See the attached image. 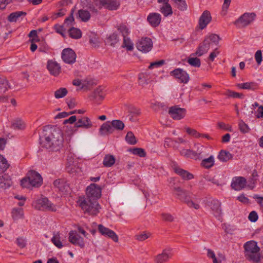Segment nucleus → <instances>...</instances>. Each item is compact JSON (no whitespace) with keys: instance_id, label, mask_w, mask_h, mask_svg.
<instances>
[{"instance_id":"nucleus-1","label":"nucleus","mask_w":263,"mask_h":263,"mask_svg":"<svg viewBox=\"0 0 263 263\" xmlns=\"http://www.w3.org/2000/svg\"><path fill=\"white\" fill-rule=\"evenodd\" d=\"M63 141L62 132L58 128L51 129L49 134H46L40 144L50 152H58L63 147Z\"/></svg>"},{"instance_id":"nucleus-2","label":"nucleus","mask_w":263,"mask_h":263,"mask_svg":"<svg viewBox=\"0 0 263 263\" xmlns=\"http://www.w3.org/2000/svg\"><path fill=\"white\" fill-rule=\"evenodd\" d=\"M77 203L85 214L92 216L97 215L101 208L98 201L83 196L79 197Z\"/></svg>"},{"instance_id":"nucleus-3","label":"nucleus","mask_w":263,"mask_h":263,"mask_svg":"<svg viewBox=\"0 0 263 263\" xmlns=\"http://www.w3.org/2000/svg\"><path fill=\"white\" fill-rule=\"evenodd\" d=\"M245 249V256L247 259L254 263L260 261V257L258 252L260 248L258 247L257 242L252 240L247 242L243 246Z\"/></svg>"},{"instance_id":"nucleus-4","label":"nucleus","mask_w":263,"mask_h":263,"mask_svg":"<svg viewBox=\"0 0 263 263\" xmlns=\"http://www.w3.org/2000/svg\"><path fill=\"white\" fill-rule=\"evenodd\" d=\"M42 183L43 179L41 175L35 171L29 172L27 176L21 181L22 187L26 188L38 187L42 184Z\"/></svg>"},{"instance_id":"nucleus-5","label":"nucleus","mask_w":263,"mask_h":263,"mask_svg":"<svg viewBox=\"0 0 263 263\" xmlns=\"http://www.w3.org/2000/svg\"><path fill=\"white\" fill-rule=\"evenodd\" d=\"M32 206L36 210L55 212L57 207L46 197L39 199L32 203Z\"/></svg>"},{"instance_id":"nucleus-6","label":"nucleus","mask_w":263,"mask_h":263,"mask_svg":"<svg viewBox=\"0 0 263 263\" xmlns=\"http://www.w3.org/2000/svg\"><path fill=\"white\" fill-rule=\"evenodd\" d=\"M255 17L256 14L254 12L245 13L234 22V24L239 28L245 27L252 23Z\"/></svg>"},{"instance_id":"nucleus-7","label":"nucleus","mask_w":263,"mask_h":263,"mask_svg":"<svg viewBox=\"0 0 263 263\" xmlns=\"http://www.w3.org/2000/svg\"><path fill=\"white\" fill-rule=\"evenodd\" d=\"M101 188L96 184L92 183L86 189V194L84 197H88L90 199H93L98 201V199L101 197Z\"/></svg>"},{"instance_id":"nucleus-8","label":"nucleus","mask_w":263,"mask_h":263,"mask_svg":"<svg viewBox=\"0 0 263 263\" xmlns=\"http://www.w3.org/2000/svg\"><path fill=\"white\" fill-rule=\"evenodd\" d=\"M152 40L149 37H142L138 40L136 44L137 49L143 52L147 53L153 48Z\"/></svg>"},{"instance_id":"nucleus-9","label":"nucleus","mask_w":263,"mask_h":263,"mask_svg":"<svg viewBox=\"0 0 263 263\" xmlns=\"http://www.w3.org/2000/svg\"><path fill=\"white\" fill-rule=\"evenodd\" d=\"M168 112L171 117L175 120H180L183 119L186 114L185 108H180L177 105L170 107Z\"/></svg>"},{"instance_id":"nucleus-10","label":"nucleus","mask_w":263,"mask_h":263,"mask_svg":"<svg viewBox=\"0 0 263 263\" xmlns=\"http://www.w3.org/2000/svg\"><path fill=\"white\" fill-rule=\"evenodd\" d=\"M170 74L173 76L177 81L181 83L186 84L189 80V74L182 69L176 68L171 71Z\"/></svg>"},{"instance_id":"nucleus-11","label":"nucleus","mask_w":263,"mask_h":263,"mask_svg":"<svg viewBox=\"0 0 263 263\" xmlns=\"http://www.w3.org/2000/svg\"><path fill=\"white\" fill-rule=\"evenodd\" d=\"M76 53L70 48H66L62 51V59L66 63L73 64L76 62Z\"/></svg>"},{"instance_id":"nucleus-12","label":"nucleus","mask_w":263,"mask_h":263,"mask_svg":"<svg viewBox=\"0 0 263 263\" xmlns=\"http://www.w3.org/2000/svg\"><path fill=\"white\" fill-rule=\"evenodd\" d=\"M173 191L175 196L184 203L190 198L189 192L179 186L174 187Z\"/></svg>"},{"instance_id":"nucleus-13","label":"nucleus","mask_w":263,"mask_h":263,"mask_svg":"<svg viewBox=\"0 0 263 263\" xmlns=\"http://www.w3.org/2000/svg\"><path fill=\"white\" fill-rule=\"evenodd\" d=\"M68 240L74 245L78 246L81 248L85 246L83 238L77 233L76 231H71L69 233Z\"/></svg>"},{"instance_id":"nucleus-14","label":"nucleus","mask_w":263,"mask_h":263,"mask_svg":"<svg viewBox=\"0 0 263 263\" xmlns=\"http://www.w3.org/2000/svg\"><path fill=\"white\" fill-rule=\"evenodd\" d=\"M98 231L102 235L111 238L115 242L118 241V236L112 230L105 227L102 224H99L98 226Z\"/></svg>"},{"instance_id":"nucleus-15","label":"nucleus","mask_w":263,"mask_h":263,"mask_svg":"<svg viewBox=\"0 0 263 263\" xmlns=\"http://www.w3.org/2000/svg\"><path fill=\"white\" fill-rule=\"evenodd\" d=\"M246 179L243 177H235L233 178L231 187L236 191H240L246 185Z\"/></svg>"},{"instance_id":"nucleus-16","label":"nucleus","mask_w":263,"mask_h":263,"mask_svg":"<svg viewBox=\"0 0 263 263\" xmlns=\"http://www.w3.org/2000/svg\"><path fill=\"white\" fill-rule=\"evenodd\" d=\"M212 20L210 11L205 10L202 13L199 20V27L200 29H204Z\"/></svg>"},{"instance_id":"nucleus-17","label":"nucleus","mask_w":263,"mask_h":263,"mask_svg":"<svg viewBox=\"0 0 263 263\" xmlns=\"http://www.w3.org/2000/svg\"><path fill=\"white\" fill-rule=\"evenodd\" d=\"M47 68L50 73L53 76L57 77L61 72V66L55 61L52 60L48 61Z\"/></svg>"},{"instance_id":"nucleus-18","label":"nucleus","mask_w":263,"mask_h":263,"mask_svg":"<svg viewBox=\"0 0 263 263\" xmlns=\"http://www.w3.org/2000/svg\"><path fill=\"white\" fill-rule=\"evenodd\" d=\"M147 20L154 27L158 26L161 22V16L158 13H151L147 16Z\"/></svg>"},{"instance_id":"nucleus-19","label":"nucleus","mask_w":263,"mask_h":263,"mask_svg":"<svg viewBox=\"0 0 263 263\" xmlns=\"http://www.w3.org/2000/svg\"><path fill=\"white\" fill-rule=\"evenodd\" d=\"M92 126L90 119L87 117H81L78 118L77 122L75 124V127L77 128H84L88 129L91 128Z\"/></svg>"},{"instance_id":"nucleus-20","label":"nucleus","mask_w":263,"mask_h":263,"mask_svg":"<svg viewBox=\"0 0 263 263\" xmlns=\"http://www.w3.org/2000/svg\"><path fill=\"white\" fill-rule=\"evenodd\" d=\"M211 43L209 39H204L202 43L200 44L196 52L194 54V55L200 57L204 53L208 52L210 47Z\"/></svg>"},{"instance_id":"nucleus-21","label":"nucleus","mask_w":263,"mask_h":263,"mask_svg":"<svg viewBox=\"0 0 263 263\" xmlns=\"http://www.w3.org/2000/svg\"><path fill=\"white\" fill-rule=\"evenodd\" d=\"M101 7H104L110 10H117L119 6V3L117 0H101Z\"/></svg>"},{"instance_id":"nucleus-22","label":"nucleus","mask_w":263,"mask_h":263,"mask_svg":"<svg viewBox=\"0 0 263 263\" xmlns=\"http://www.w3.org/2000/svg\"><path fill=\"white\" fill-rule=\"evenodd\" d=\"M175 172L185 180H189L194 178V175L188 171L183 170L178 166H174Z\"/></svg>"},{"instance_id":"nucleus-23","label":"nucleus","mask_w":263,"mask_h":263,"mask_svg":"<svg viewBox=\"0 0 263 263\" xmlns=\"http://www.w3.org/2000/svg\"><path fill=\"white\" fill-rule=\"evenodd\" d=\"M114 132L111 122L109 121L104 123L99 129V133L101 135H108Z\"/></svg>"},{"instance_id":"nucleus-24","label":"nucleus","mask_w":263,"mask_h":263,"mask_svg":"<svg viewBox=\"0 0 263 263\" xmlns=\"http://www.w3.org/2000/svg\"><path fill=\"white\" fill-rule=\"evenodd\" d=\"M12 184L10 177L6 174L4 176L0 175V188L7 189Z\"/></svg>"},{"instance_id":"nucleus-25","label":"nucleus","mask_w":263,"mask_h":263,"mask_svg":"<svg viewBox=\"0 0 263 263\" xmlns=\"http://www.w3.org/2000/svg\"><path fill=\"white\" fill-rule=\"evenodd\" d=\"M53 185L62 192H66L69 188V186L64 179H59L55 180L53 182Z\"/></svg>"},{"instance_id":"nucleus-26","label":"nucleus","mask_w":263,"mask_h":263,"mask_svg":"<svg viewBox=\"0 0 263 263\" xmlns=\"http://www.w3.org/2000/svg\"><path fill=\"white\" fill-rule=\"evenodd\" d=\"M128 117L131 122L136 121V117L139 116L141 114L140 109L135 107H130L129 108L128 110Z\"/></svg>"},{"instance_id":"nucleus-27","label":"nucleus","mask_w":263,"mask_h":263,"mask_svg":"<svg viewBox=\"0 0 263 263\" xmlns=\"http://www.w3.org/2000/svg\"><path fill=\"white\" fill-rule=\"evenodd\" d=\"M26 13L24 11H16L10 13L8 16V20L10 22H16L21 16H25Z\"/></svg>"},{"instance_id":"nucleus-28","label":"nucleus","mask_w":263,"mask_h":263,"mask_svg":"<svg viewBox=\"0 0 263 263\" xmlns=\"http://www.w3.org/2000/svg\"><path fill=\"white\" fill-rule=\"evenodd\" d=\"M233 155L226 150H221L218 155V159L222 162H227L233 158Z\"/></svg>"},{"instance_id":"nucleus-29","label":"nucleus","mask_w":263,"mask_h":263,"mask_svg":"<svg viewBox=\"0 0 263 263\" xmlns=\"http://www.w3.org/2000/svg\"><path fill=\"white\" fill-rule=\"evenodd\" d=\"M171 256V253L166 251H163L161 254L158 255L155 259L156 263H164Z\"/></svg>"},{"instance_id":"nucleus-30","label":"nucleus","mask_w":263,"mask_h":263,"mask_svg":"<svg viewBox=\"0 0 263 263\" xmlns=\"http://www.w3.org/2000/svg\"><path fill=\"white\" fill-rule=\"evenodd\" d=\"M160 11L165 17H167L173 14L172 8L170 4H163L160 8Z\"/></svg>"},{"instance_id":"nucleus-31","label":"nucleus","mask_w":263,"mask_h":263,"mask_svg":"<svg viewBox=\"0 0 263 263\" xmlns=\"http://www.w3.org/2000/svg\"><path fill=\"white\" fill-rule=\"evenodd\" d=\"M116 161V159L115 157L112 155H106L105 156L103 161V164L105 167H111L112 166Z\"/></svg>"},{"instance_id":"nucleus-32","label":"nucleus","mask_w":263,"mask_h":263,"mask_svg":"<svg viewBox=\"0 0 263 263\" xmlns=\"http://www.w3.org/2000/svg\"><path fill=\"white\" fill-rule=\"evenodd\" d=\"M119 41L118 34L114 32L106 38L105 42L106 44L114 47Z\"/></svg>"},{"instance_id":"nucleus-33","label":"nucleus","mask_w":263,"mask_h":263,"mask_svg":"<svg viewBox=\"0 0 263 263\" xmlns=\"http://www.w3.org/2000/svg\"><path fill=\"white\" fill-rule=\"evenodd\" d=\"M51 242L59 249L63 247L62 243L61 241L60 234L59 232H54L53 237L51 238Z\"/></svg>"},{"instance_id":"nucleus-34","label":"nucleus","mask_w":263,"mask_h":263,"mask_svg":"<svg viewBox=\"0 0 263 263\" xmlns=\"http://www.w3.org/2000/svg\"><path fill=\"white\" fill-rule=\"evenodd\" d=\"M69 36L74 39H79L82 36V32L80 29L71 27L68 30Z\"/></svg>"},{"instance_id":"nucleus-35","label":"nucleus","mask_w":263,"mask_h":263,"mask_svg":"<svg viewBox=\"0 0 263 263\" xmlns=\"http://www.w3.org/2000/svg\"><path fill=\"white\" fill-rule=\"evenodd\" d=\"M116 28L123 37L128 36L130 33L129 28L125 24H118L116 26Z\"/></svg>"},{"instance_id":"nucleus-36","label":"nucleus","mask_w":263,"mask_h":263,"mask_svg":"<svg viewBox=\"0 0 263 263\" xmlns=\"http://www.w3.org/2000/svg\"><path fill=\"white\" fill-rule=\"evenodd\" d=\"M237 86L241 89L255 90L257 88V85L254 82H246L240 83L237 85Z\"/></svg>"},{"instance_id":"nucleus-37","label":"nucleus","mask_w":263,"mask_h":263,"mask_svg":"<svg viewBox=\"0 0 263 263\" xmlns=\"http://www.w3.org/2000/svg\"><path fill=\"white\" fill-rule=\"evenodd\" d=\"M220 202L218 200L216 199H213L210 202V206L211 207V209L214 211L215 212L217 213V214H220L221 212L220 209Z\"/></svg>"},{"instance_id":"nucleus-38","label":"nucleus","mask_w":263,"mask_h":263,"mask_svg":"<svg viewBox=\"0 0 263 263\" xmlns=\"http://www.w3.org/2000/svg\"><path fill=\"white\" fill-rule=\"evenodd\" d=\"M23 215V210L22 208H14L12 211V217L14 220L22 218Z\"/></svg>"},{"instance_id":"nucleus-39","label":"nucleus","mask_w":263,"mask_h":263,"mask_svg":"<svg viewBox=\"0 0 263 263\" xmlns=\"http://www.w3.org/2000/svg\"><path fill=\"white\" fill-rule=\"evenodd\" d=\"M79 17L83 22H87L90 18V14L87 10L81 9L78 11Z\"/></svg>"},{"instance_id":"nucleus-40","label":"nucleus","mask_w":263,"mask_h":263,"mask_svg":"<svg viewBox=\"0 0 263 263\" xmlns=\"http://www.w3.org/2000/svg\"><path fill=\"white\" fill-rule=\"evenodd\" d=\"M214 164V158L211 156L208 158L203 159L201 162V165L206 168H209L213 166Z\"/></svg>"},{"instance_id":"nucleus-41","label":"nucleus","mask_w":263,"mask_h":263,"mask_svg":"<svg viewBox=\"0 0 263 263\" xmlns=\"http://www.w3.org/2000/svg\"><path fill=\"white\" fill-rule=\"evenodd\" d=\"M114 130H122L124 129L125 125L124 123L120 120H114L111 122Z\"/></svg>"},{"instance_id":"nucleus-42","label":"nucleus","mask_w":263,"mask_h":263,"mask_svg":"<svg viewBox=\"0 0 263 263\" xmlns=\"http://www.w3.org/2000/svg\"><path fill=\"white\" fill-rule=\"evenodd\" d=\"M9 166L7 160L0 155V172H4L9 168Z\"/></svg>"},{"instance_id":"nucleus-43","label":"nucleus","mask_w":263,"mask_h":263,"mask_svg":"<svg viewBox=\"0 0 263 263\" xmlns=\"http://www.w3.org/2000/svg\"><path fill=\"white\" fill-rule=\"evenodd\" d=\"M174 3L179 10L185 11L187 9V7L185 0H176Z\"/></svg>"},{"instance_id":"nucleus-44","label":"nucleus","mask_w":263,"mask_h":263,"mask_svg":"<svg viewBox=\"0 0 263 263\" xmlns=\"http://www.w3.org/2000/svg\"><path fill=\"white\" fill-rule=\"evenodd\" d=\"M122 47L126 48L127 50L128 51H132L133 49V44L130 39L128 37V36L123 37Z\"/></svg>"},{"instance_id":"nucleus-45","label":"nucleus","mask_w":263,"mask_h":263,"mask_svg":"<svg viewBox=\"0 0 263 263\" xmlns=\"http://www.w3.org/2000/svg\"><path fill=\"white\" fill-rule=\"evenodd\" d=\"M125 140L126 142L130 144L134 145L137 143L136 137H135L133 133L130 131L127 133L125 136Z\"/></svg>"},{"instance_id":"nucleus-46","label":"nucleus","mask_w":263,"mask_h":263,"mask_svg":"<svg viewBox=\"0 0 263 263\" xmlns=\"http://www.w3.org/2000/svg\"><path fill=\"white\" fill-rule=\"evenodd\" d=\"M147 76L144 73H140L138 77V84L139 85L144 86L148 83L149 80L147 79Z\"/></svg>"},{"instance_id":"nucleus-47","label":"nucleus","mask_w":263,"mask_h":263,"mask_svg":"<svg viewBox=\"0 0 263 263\" xmlns=\"http://www.w3.org/2000/svg\"><path fill=\"white\" fill-rule=\"evenodd\" d=\"M68 91L65 88H60L54 92V97L57 99H60L65 97Z\"/></svg>"},{"instance_id":"nucleus-48","label":"nucleus","mask_w":263,"mask_h":263,"mask_svg":"<svg viewBox=\"0 0 263 263\" xmlns=\"http://www.w3.org/2000/svg\"><path fill=\"white\" fill-rule=\"evenodd\" d=\"M180 154L186 158L195 159L194 151L189 149H182L180 151Z\"/></svg>"},{"instance_id":"nucleus-49","label":"nucleus","mask_w":263,"mask_h":263,"mask_svg":"<svg viewBox=\"0 0 263 263\" xmlns=\"http://www.w3.org/2000/svg\"><path fill=\"white\" fill-rule=\"evenodd\" d=\"M12 127L15 129H23L25 128V124L21 120H16L13 122Z\"/></svg>"},{"instance_id":"nucleus-50","label":"nucleus","mask_w":263,"mask_h":263,"mask_svg":"<svg viewBox=\"0 0 263 263\" xmlns=\"http://www.w3.org/2000/svg\"><path fill=\"white\" fill-rule=\"evenodd\" d=\"M187 62L191 66L195 67H199L201 65L200 60L197 58H190L187 60Z\"/></svg>"},{"instance_id":"nucleus-51","label":"nucleus","mask_w":263,"mask_h":263,"mask_svg":"<svg viewBox=\"0 0 263 263\" xmlns=\"http://www.w3.org/2000/svg\"><path fill=\"white\" fill-rule=\"evenodd\" d=\"M205 39H209V42H211L216 45H218L219 43V41L220 40V38L219 35L216 34H212L208 37H205Z\"/></svg>"},{"instance_id":"nucleus-52","label":"nucleus","mask_w":263,"mask_h":263,"mask_svg":"<svg viewBox=\"0 0 263 263\" xmlns=\"http://www.w3.org/2000/svg\"><path fill=\"white\" fill-rule=\"evenodd\" d=\"M10 88L8 80L4 77L0 78V89L8 90Z\"/></svg>"},{"instance_id":"nucleus-53","label":"nucleus","mask_w":263,"mask_h":263,"mask_svg":"<svg viewBox=\"0 0 263 263\" xmlns=\"http://www.w3.org/2000/svg\"><path fill=\"white\" fill-rule=\"evenodd\" d=\"M197 149L196 151H194V155L195 157V159H196L200 156H202V153H203V149H204V147L203 145L198 144L196 145Z\"/></svg>"},{"instance_id":"nucleus-54","label":"nucleus","mask_w":263,"mask_h":263,"mask_svg":"<svg viewBox=\"0 0 263 263\" xmlns=\"http://www.w3.org/2000/svg\"><path fill=\"white\" fill-rule=\"evenodd\" d=\"M239 128L240 132L242 133H247L249 132L250 130L248 125L242 120L240 121L239 122Z\"/></svg>"},{"instance_id":"nucleus-55","label":"nucleus","mask_w":263,"mask_h":263,"mask_svg":"<svg viewBox=\"0 0 263 263\" xmlns=\"http://www.w3.org/2000/svg\"><path fill=\"white\" fill-rule=\"evenodd\" d=\"M164 146L165 147H173L174 148H177L178 146L175 144L174 140L167 138L165 139Z\"/></svg>"},{"instance_id":"nucleus-56","label":"nucleus","mask_w":263,"mask_h":263,"mask_svg":"<svg viewBox=\"0 0 263 263\" xmlns=\"http://www.w3.org/2000/svg\"><path fill=\"white\" fill-rule=\"evenodd\" d=\"M161 216L162 220L166 222H173L174 220V216L170 213H163Z\"/></svg>"},{"instance_id":"nucleus-57","label":"nucleus","mask_w":263,"mask_h":263,"mask_svg":"<svg viewBox=\"0 0 263 263\" xmlns=\"http://www.w3.org/2000/svg\"><path fill=\"white\" fill-rule=\"evenodd\" d=\"M134 155H138L141 157H144L146 156V153L144 149L141 148H134L132 150Z\"/></svg>"},{"instance_id":"nucleus-58","label":"nucleus","mask_w":263,"mask_h":263,"mask_svg":"<svg viewBox=\"0 0 263 263\" xmlns=\"http://www.w3.org/2000/svg\"><path fill=\"white\" fill-rule=\"evenodd\" d=\"M105 94L100 88L96 89L94 91V98L96 99L102 100Z\"/></svg>"},{"instance_id":"nucleus-59","label":"nucleus","mask_w":263,"mask_h":263,"mask_svg":"<svg viewBox=\"0 0 263 263\" xmlns=\"http://www.w3.org/2000/svg\"><path fill=\"white\" fill-rule=\"evenodd\" d=\"M186 132L195 138H200L201 136L200 133H198L196 130L190 127L186 128Z\"/></svg>"},{"instance_id":"nucleus-60","label":"nucleus","mask_w":263,"mask_h":263,"mask_svg":"<svg viewBox=\"0 0 263 263\" xmlns=\"http://www.w3.org/2000/svg\"><path fill=\"white\" fill-rule=\"evenodd\" d=\"M185 203L190 208H194L196 210H198L200 208V206L198 203L195 202L193 200H190V199Z\"/></svg>"},{"instance_id":"nucleus-61","label":"nucleus","mask_w":263,"mask_h":263,"mask_svg":"<svg viewBox=\"0 0 263 263\" xmlns=\"http://www.w3.org/2000/svg\"><path fill=\"white\" fill-rule=\"evenodd\" d=\"M217 126L220 129H223L225 130H228L230 132L232 131V127L228 124H225L223 122H218Z\"/></svg>"},{"instance_id":"nucleus-62","label":"nucleus","mask_w":263,"mask_h":263,"mask_svg":"<svg viewBox=\"0 0 263 263\" xmlns=\"http://www.w3.org/2000/svg\"><path fill=\"white\" fill-rule=\"evenodd\" d=\"M207 251H208L207 256L209 258H211L213 259V263H221V261H218L217 260L215 255V253L212 250L209 249L207 250Z\"/></svg>"},{"instance_id":"nucleus-63","label":"nucleus","mask_w":263,"mask_h":263,"mask_svg":"<svg viewBox=\"0 0 263 263\" xmlns=\"http://www.w3.org/2000/svg\"><path fill=\"white\" fill-rule=\"evenodd\" d=\"M78 168L76 167V165H74L70 162H68L66 165V170L69 173H74L77 172Z\"/></svg>"},{"instance_id":"nucleus-64","label":"nucleus","mask_w":263,"mask_h":263,"mask_svg":"<svg viewBox=\"0 0 263 263\" xmlns=\"http://www.w3.org/2000/svg\"><path fill=\"white\" fill-rule=\"evenodd\" d=\"M16 243L21 248H24L26 246V240L23 237H19L16 239Z\"/></svg>"}]
</instances>
